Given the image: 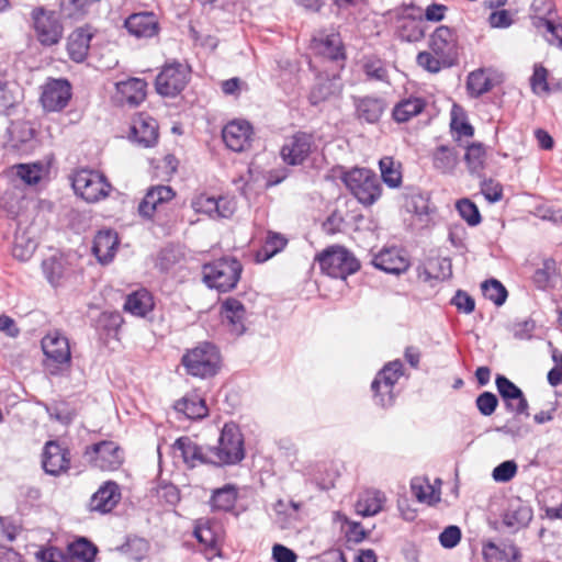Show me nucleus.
<instances>
[{
	"label": "nucleus",
	"instance_id": "774afa93",
	"mask_svg": "<svg viewBox=\"0 0 562 562\" xmlns=\"http://www.w3.org/2000/svg\"><path fill=\"white\" fill-rule=\"evenodd\" d=\"M552 359L554 367L548 373V381L552 386H557L562 382V352L558 349H553Z\"/></svg>",
	"mask_w": 562,
	"mask_h": 562
},
{
	"label": "nucleus",
	"instance_id": "0e129e2a",
	"mask_svg": "<svg viewBox=\"0 0 562 562\" xmlns=\"http://www.w3.org/2000/svg\"><path fill=\"white\" fill-rule=\"evenodd\" d=\"M479 412L484 416H491L498 404V400L495 394L491 392H483L475 401Z\"/></svg>",
	"mask_w": 562,
	"mask_h": 562
},
{
	"label": "nucleus",
	"instance_id": "423d86ee",
	"mask_svg": "<svg viewBox=\"0 0 562 562\" xmlns=\"http://www.w3.org/2000/svg\"><path fill=\"white\" fill-rule=\"evenodd\" d=\"M71 184L76 194L89 203L106 198L111 191V184L105 177L90 169L76 171L71 178Z\"/></svg>",
	"mask_w": 562,
	"mask_h": 562
},
{
	"label": "nucleus",
	"instance_id": "864d4df0",
	"mask_svg": "<svg viewBox=\"0 0 562 562\" xmlns=\"http://www.w3.org/2000/svg\"><path fill=\"white\" fill-rule=\"evenodd\" d=\"M363 70L370 79L379 81H386L387 79L385 64L378 57H367L363 61Z\"/></svg>",
	"mask_w": 562,
	"mask_h": 562
},
{
	"label": "nucleus",
	"instance_id": "e2e57ef3",
	"mask_svg": "<svg viewBox=\"0 0 562 562\" xmlns=\"http://www.w3.org/2000/svg\"><path fill=\"white\" fill-rule=\"evenodd\" d=\"M481 192L491 203L498 202L503 198V188L501 183L493 179L483 180L481 182Z\"/></svg>",
	"mask_w": 562,
	"mask_h": 562
},
{
	"label": "nucleus",
	"instance_id": "7c9ffc66",
	"mask_svg": "<svg viewBox=\"0 0 562 562\" xmlns=\"http://www.w3.org/2000/svg\"><path fill=\"white\" fill-rule=\"evenodd\" d=\"M385 501V495L380 491H364L356 503V512L363 517L374 516L383 509Z\"/></svg>",
	"mask_w": 562,
	"mask_h": 562
},
{
	"label": "nucleus",
	"instance_id": "c03bdc74",
	"mask_svg": "<svg viewBox=\"0 0 562 562\" xmlns=\"http://www.w3.org/2000/svg\"><path fill=\"white\" fill-rule=\"evenodd\" d=\"M492 87V78L485 69L474 70L468 76L467 88L473 97H479L488 92Z\"/></svg>",
	"mask_w": 562,
	"mask_h": 562
},
{
	"label": "nucleus",
	"instance_id": "a19ab883",
	"mask_svg": "<svg viewBox=\"0 0 562 562\" xmlns=\"http://www.w3.org/2000/svg\"><path fill=\"white\" fill-rule=\"evenodd\" d=\"M458 164V154L448 146H439L432 154V165L441 173H452Z\"/></svg>",
	"mask_w": 562,
	"mask_h": 562
},
{
	"label": "nucleus",
	"instance_id": "39448f33",
	"mask_svg": "<svg viewBox=\"0 0 562 562\" xmlns=\"http://www.w3.org/2000/svg\"><path fill=\"white\" fill-rule=\"evenodd\" d=\"M187 371L194 376L206 378L214 375L220 366V353L217 348L203 342L189 350L182 358Z\"/></svg>",
	"mask_w": 562,
	"mask_h": 562
},
{
	"label": "nucleus",
	"instance_id": "4d7b16f0",
	"mask_svg": "<svg viewBox=\"0 0 562 562\" xmlns=\"http://www.w3.org/2000/svg\"><path fill=\"white\" fill-rule=\"evenodd\" d=\"M530 85L532 91L537 94H541L549 91L548 70L543 66H535L533 74L530 79Z\"/></svg>",
	"mask_w": 562,
	"mask_h": 562
},
{
	"label": "nucleus",
	"instance_id": "c9c22d12",
	"mask_svg": "<svg viewBox=\"0 0 562 562\" xmlns=\"http://www.w3.org/2000/svg\"><path fill=\"white\" fill-rule=\"evenodd\" d=\"M69 562H94L98 549L86 538H78L67 547Z\"/></svg>",
	"mask_w": 562,
	"mask_h": 562
},
{
	"label": "nucleus",
	"instance_id": "2f4dec72",
	"mask_svg": "<svg viewBox=\"0 0 562 562\" xmlns=\"http://www.w3.org/2000/svg\"><path fill=\"white\" fill-rule=\"evenodd\" d=\"M198 541L204 546L206 559L212 560L221 553V536L209 525H198L194 529Z\"/></svg>",
	"mask_w": 562,
	"mask_h": 562
},
{
	"label": "nucleus",
	"instance_id": "5fc2aeb1",
	"mask_svg": "<svg viewBox=\"0 0 562 562\" xmlns=\"http://www.w3.org/2000/svg\"><path fill=\"white\" fill-rule=\"evenodd\" d=\"M335 520L340 521L342 527L346 526V536L350 541L360 542L366 538V531L359 522L351 521L348 517L339 512L335 513Z\"/></svg>",
	"mask_w": 562,
	"mask_h": 562
},
{
	"label": "nucleus",
	"instance_id": "ea45409f",
	"mask_svg": "<svg viewBox=\"0 0 562 562\" xmlns=\"http://www.w3.org/2000/svg\"><path fill=\"white\" fill-rule=\"evenodd\" d=\"M532 24L550 45L562 48V26L559 23L546 18L535 16Z\"/></svg>",
	"mask_w": 562,
	"mask_h": 562
},
{
	"label": "nucleus",
	"instance_id": "e433bc0d",
	"mask_svg": "<svg viewBox=\"0 0 562 562\" xmlns=\"http://www.w3.org/2000/svg\"><path fill=\"white\" fill-rule=\"evenodd\" d=\"M237 501V490L227 484L213 492L210 504L214 512H229L235 507Z\"/></svg>",
	"mask_w": 562,
	"mask_h": 562
},
{
	"label": "nucleus",
	"instance_id": "4468645a",
	"mask_svg": "<svg viewBox=\"0 0 562 562\" xmlns=\"http://www.w3.org/2000/svg\"><path fill=\"white\" fill-rule=\"evenodd\" d=\"M428 48L434 54L453 64L458 56V37L456 32L446 25L438 26L429 36Z\"/></svg>",
	"mask_w": 562,
	"mask_h": 562
},
{
	"label": "nucleus",
	"instance_id": "5701e85b",
	"mask_svg": "<svg viewBox=\"0 0 562 562\" xmlns=\"http://www.w3.org/2000/svg\"><path fill=\"white\" fill-rule=\"evenodd\" d=\"M372 263L375 268L393 274L405 272L409 267V261L398 248L390 247L382 249L376 254Z\"/></svg>",
	"mask_w": 562,
	"mask_h": 562
},
{
	"label": "nucleus",
	"instance_id": "8fccbe9b",
	"mask_svg": "<svg viewBox=\"0 0 562 562\" xmlns=\"http://www.w3.org/2000/svg\"><path fill=\"white\" fill-rule=\"evenodd\" d=\"M14 169L16 170V176L30 186L38 183L44 175L42 164H20Z\"/></svg>",
	"mask_w": 562,
	"mask_h": 562
},
{
	"label": "nucleus",
	"instance_id": "ddd939ff",
	"mask_svg": "<svg viewBox=\"0 0 562 562\" xmlns=\"http://www.w3.org/2000/svg\"><path fill=\"white\" fill-rule=\"evenodd\" d=\"M313 137L306 133H296L285 139L281 148L283 161L291 166L302 165L313 150Z\"/></svg>",
	"mask_w": 562,
	"mask_h": 562
},
{
	"label": "nucleus",
	"instance_id": "58836bf2",
	"mask_svg": "<svg viewBox=\"0 0 562 562\" xmlns=\"http://www.w3.org/2000/svg\"><path fill=\"white\" fill-rule=\"evenodd\" d=\"M464 160L469 172L480 177L485 168L486 149L481 143H472L467 146Z\"/></svg>",
	"mask_w": 562,
	"mask_h": 562
},
{
	"label": "nucleus",
	"instance_id": "20e7f679",
	"mask_svg": "<svg viewBox=\"0 0 562 562\" xmlns=\"http://www.w3.org/2000/svg\"><path fill=\"white\" fill-rule=\"evenodd\" d=\"M321 270L336 279H346L359 269L356 257L342 246H330L317 256Z\"/></svg>",
	"mask_w": 562,
	"mask_h": 562
},
{
	"label": "nucleus",
	"instance_id": "a18cd8bd",
	"mask_svg": "<svg viewBox=\"0 0 562 562\" xmlns=\"http://www.w3.org/2000/svg\"><path fill=\"white\" fill-rule=\"evenodd\" d=\"M379 167L383 182L390 188H397L402 183L401 165L390 156L380 159Z\"/></svg>",
	"mask_w": 562,
	"mask_h": 562
},
{
	"label": "nucleus",
	"instance_id": "412c9836",
	"mask_svg": "<svg viewBox=\"0 0 562 562\" xmlns=\"http://www.w3.org/2000/svg\"><path fill=\"white\" fill-rule=\"evenodd\" d=\"M175 452H180L183 462L189 468H194L199 464L210 463L211 451L210 448L206 450L196 445L189 437H180L172 445Z\"/></svg>",
	"mask_w": 562,
	"mask_h": 562
},
{
	"label": "nucleus",
	"instance_id": "4c0bfd02",
	"mask_svg": "<svg viewBox=\"0 0 562 562\" xmlns=\"http://www.w3.org/2000/svg\"><path fill=\"white\" fill-rule=\"evenodd\" d=\"M356 111L359 119L368 123H375L381 117L384 105L378 98H363L356 102Z\"/></svg>",
	"mask_w": 562,
	"mask_h": 562
},
{
	"label": "nucleus",
	"instance_id": "37998d69",
	"mask_svg": "<svg viewBox=\"0 0 562 562\" xmlns=\"http://www.w3.org/2000/svg\"><path fill=\"white\" fill-rule=\"evenodd\" d=\"M411 488L413 495L420 503L431 505L440 501V492L423 477L413 479Z\"/></svg>",
	"mask_w": 562,
	"mask_h": 562
},
{
	"label": "nucleus",
	"instance_id": "69168bd1",
	"mask_svg": "<svg viewBox=\"0 0 562 562\" xmlns=\"http://www.w3.org/2000/svg\"><path fill=\"white\" fill-rule=\"evenodd\" d=\"M38 562H69L68 552H64L56 547H48L36 552Z\"/></svg>",
	"mask_w": 562,
	"mask_h": 562
},
{
	"label": "nucleus",
	"instance_id": "79ce46f5",
	"mask_svg": "<svg viewBox=\"0 0 562 562\" xmlns=\"http://www.w3.org/2000/svg\"><path fill=\"white\" fill-rule=\"evenodd\" d=\"M425 108V101L420 98L402 100L393 109V117L397 122H407L418 115Z\"/></svg>",
	"mask_w": 562,
	"mask_h": 562
},
{
	"label": "nucleus",
	"instance_id": "dca6fc26",
	"mask_svg": "<svg viewBox=\"0 0 562 562\" xmlns=\"http://www.w3.org/2000/svg\"><path fill=\"white\" fill-rule=\"evenodd\" d=\"M71 98V86L66 79L49 80L41 95L43 108L47 111H60Z\"/></svg>",
	"mask_w": 562,
	"mask_h": 562
},
{
	"label": "nucleus",
	"instance_id": "de8ad7c7",
	"mask_svg": "<svg viewBox=\"0 0 562 562\" xmlns=\"http://www.w3.org/2000/svg\"><path fill=\"white\" fill-rule=\"evenodd\" d=\"M337 93L338 87L335 80L321 79L317 83H315L310 93V102L313 105H318Z\"/></svg>",
	"mask_w": 562,
	"mask_h": 562
},
{
	"label": "nucleus",
	"instance_id": "c756f323",
	"mask_svg": "<svg viewBox=\"0 0 562 562\" xmlns=\"http://www.w3.org/2000/svg\"><path fill=\"white\" fill-rule=\"evenodd\" d=\"M123 307L134 316L144 317L154 308V300L146 289H139L126 296Z\"/></svg>",
	"mask_w": 562,
	"mask_h": 562
},
{
	"label": "nucleus",
	"instance_id": "c85d7f7f",
	"mask_svg": "<svg viewBox=\"0 0 562 562\" xmlns=\"http://www.w3.org/2000/svg\"><path fill=\"white\" fill-rule=\"evenodd\" d=\"M119 246V237L112 231H100L93 240L92 251L101 263L110 262Z\"/></svg>",
	"mask_w": 562,
	"mask_h": 562
},
{
	"label": "nucleus",
	"instance_id": "aec40b11",
	"mask_svg": "<svg viewBox=\"0 0 562 562\" xmlns=\"http://www.w3.org/2000/svg\"><path fill=\"white\" fill-rule=\"evenodd\" d=\"M124 25L137 38H149L159 32L158 19L153 12L133 13L125 20Z\"/></svg>",
	"mask_w": 562,
	"mask_h": 562
},
{
	"label": "nucleus",
	"instance_id": "bf43d9fd",
	"mask_svg": "<svg viewBox=\"0 0 562 562\" xmlns=\"http://www.w3.org/2000/svg\"><path fill=\"white\" fill-rule=\"evenodd\" d=\"M461 529L458 526L450 525L439 535V542L445 549H452L461 541Z\"/></svg>",
	"mask_w": 562,
	"mask_h": 562
},
{
	"label": "nucleus",
	"instance_id": "1a4fd4ad",
	"mask_svg": "<svg viewBox=\"0 0 562 562\" xmlns=\"http://www.w3.org/2000/svg\"><path fill=\"white\" fill-rule=\"evenodd\" d=\"M86 457L93 467L103 471L117 470L123 463V452L114 441H101L88 447Z\"/></svg>",
	"mask_w": 562,
	"mask_h": 562
},
{
	"label": "nucleus",
	"instance_id": "bb28decb",
	"mask_svg": "<svg viewBox=\"0 0 562 562\" xmlns=\"http://www.w3.org/2000/svg\"><path fill=\"white\" fill-rule=\"evenodd\" d=\"M175 192L168 186L150 188L138 205L139 214L145 218H151L157 207L173 199Z\"/></svg>",
	"mask_w": 562,
	"mask_h": 562
},
{
	"label": "nucleus",
	"instance_id": "338daca9",
	"mask_svg": "<svg viewBox=\"0 0 562 562\" xmlns=\"http://www.w3.org/2000/svg\"><path fill=\"white\" fill-rule=\"evenodd\" d=\"M35 249L36 244L33 240H27L26 244L23 245V237L16 236L12 254L14 258L25 261L31 258Z\"/></svg>",
	"mask_w": 562,
	"mask_h": 562
},
{
	"label": "nucleus",
	"instance_id": "052dcab7",
	"mask_svg": "<svg viewBox=\"0 0 562 562\" xmlns=\"http://www.w3.org/2000/svg\"><path fill=\"white\" fill-rule=\"evenodd\" d=\"M517 473V464L515 461L508 460L504 461L499 465H497L492 473L493 479L496 482H508L510 481Z\"/></svg>",
	"mask_w": 562,
	"mask_h": 562
},
{
	"label": "nucleus",
	"instance_id": "9d476101",
	"mask_svg": "<svg viewBox=\"0 0 562 562\" xmlns=\"http://www.w3.org/2000/svg\"><path fill=\"white\" fill-rule=\"evenodd\" d=\"M396 34L405 42L422 41L426 34L423 10L415 5L405 7L397 20Z\"/></svg>",
	"mask_w": 562,
	"mask_h": 562
},
{
	"label": "nucleus",
	"instance_id": "f8f14e48",
	"mask_svg": "<svg viewBox=\"0 0 562 562\" xmlns=\"http://www.w3.org/2000/svg\"><path fill=\"white\" fill-rule=\"evenodd\" d=\"M42 349L52 363L56 364V369H50L52 374L58 373V368L69 367L71 352L68 339L59 331L48 333L42 339Z\"/></svg>",
	"mask_w": 562,
	"mask_h": 562
},
{
	"label": "nucleus",
	"instance_id": "0eeeda50",
	"mask_svg": "<svg viewBox=\"0 0 562 562\" xmlns=\"http://www.w3.org/2000/svg\"><path fill=\"white\" fill-rule=\"evenodd\" d=\"M32 25L38 42L44 46H53L63 37L64 26L53 10L36 7L31 12Z\"/></svg>",
	"mask_w": 562,
	"mask_h": 562
},
{
	"label": "nucleus",
	"instance_id": "f704fd0d",
	"mask_svg": "<svg viewBox=\"0 0 562 562\" xmlns=\"http://www.w3.org/2000/svg\"><path fill=\"white\" fill-rule=\"evenodd\" d=\"M175 409L183 413L188 418L199 419L207 415V407L203 398L196 394L182 397L175 404Z\"/></svg>",
	"mask_w": 562,
	"mask_h": 562
},
{
	"label": "nucleus",
	"instance_id": "7ed1b4c3",
	"mask_svg": "<svg viewBox=\"0 0 562 562\" xmlns=\"http://www.w3.org/2000/svg\"><path fill=\"white\" fill-rule=\"evenodd\" d=\"M342 180L356 199L363 205H372L381 196L382 187L375 173L366 168L347 171Z\"/></svg>",
	"mask_w": 562,
	"mask_h": 562
},
{
	"label": "nucleus",
	"instance_id": "f257e3e1",
	"mask_svg": "<svg viewBox=\"0 0 562 562\" xmlns=\"http://www.w3.org/2000/svg\"><path fill=\"white\" fill-rule=\"evenodd\" d=\"M210 463L215 465H231L240 462L245 457L244 438L235 424H225L218 445L210 448Z\"/></svg>",
	"mask_w": 562,
	"mask_h": 562
},
{
	"label": "nucleus",
	"instance_id": "f3484780",
	"mask_svg": "<svg viewBox=\"0 0 562 562\" xmlns=\"http://www.w3.org/2000/svg\"><path fill=\"white\" fill-rule=\"evenodd\" d=\"M42 465L44 471L54 476H58L70 468L69 450L56 441L45 443L42 454Z\"/></svg>",
	"mask_w": 562,
	"mask_h": 562
},
{
	"label": "nucleus",
	"instance_id": "3c124183",
	"mask_svg": "<svg viewBox=\"0 0 562 562\" xmlns=\"http://www.w3.org/2000/svg\"><path fill=\"white\" fill-rule=\"evenodd\" d=\"M459 215L470 225L476 226L481 223V214L477 206L470 199H461L456 203Z\"/></svg>",
	"mask_w": 562,
	"mask_h": 562
},
{
	"label": "nucleus",
	"instance_id": "2eb2a0df",
	"mask_svg": "<svg viewBox=\"0 0 562 562\" xmlns=\"http://www.w3.org/2000/svg\"><path fill=\"white\" fill-rule=\"evenodd\" d=\"M191 206L196 213L206 214L212 218L229 217L235 212V202L232 199L223 196L215 199L204 193L196 195Z\"/></svg>",
	"mask_w": 562,
	"mask_h": 562
},
{
	"label": "nucleus",
	"instance_id": "9b49d317",
	"mask_svg": "<svg viewBox=\"0 0 562 562\" xmlns=\"http://www.w3.org/2000/svg\"><path fill=\"white\" fill-rule=\"evenodd\" d=\"M402 363L393 361L387 363L372 382V390L379 403L382 406L390 405L393 402V387L402 376Z\"/></svg>",
	"mask_w": 562,
	"mask_h": 562
},
{
	"label": "nucleus",
	"instance_id": "4be33fe9",
	"mask_svg": "<svg viewBox=\"0 0 562 562\" xmlns=\"http://www.w3.org/2000/svg\"><path fill=\"white\" fill-rule=\"evenodd\" d=\"M120 499L119 485L113 481H108L91 496L89 508L91 512L106 514L119 504Z\"/></svg>",
	"mask_w": 562,
	"mask_h": 562
},
{
	"label": "nucleus",
	"instance_id": "6e6d98bb",
	"mask_svg": "<svg viewBox=\"0 0 562 562\" xmlns=\"http://www.w3.org/2000/svg\"><path fill=\"white\" fill-rule=\"evenodd\" d=\"M496 386L505 402L508 400H517L519 396L524 395L518 386L503 375L496 378Z\"/></svg>",
	"mask_w": 562,
	"mask_h": 562
},
{
	"label": "nucleus",
	"instance_id": "13d9d810",
	"mask_svg": "<svg viewBox=\"0 0 562 562\" xmlns=\"http://www.w3.org/2000/svg\"><path fill=\"white\" fill-rule=\"evenodd\" d=\"M14 146L26 143L33 138V130L26 123H13L9 130Z\"/></svg>",
	"mask_w": 562,
	"mask_h": 562
},
{
	"label": "nucleus",
	"instance_id": "72a5a7b5",
	"mask_svg": "<svg viewBox=\"0 0 562 562\" xmlns=\"http://www.w3.org/2000/svg\"><path fill=\"white\" fill-rule=\"evenodd\" d=\"M483 555L486 562H517L518 551L512 543L487 542L483 547Z\"/></svg>",
	"mask_w": 562,
	"mask_h": 562
},
{
	"label": "nucleus",
	"instance_id": "f03ea898",
	"mask_svg": "<svg viewBox=\"0 0 562 562\" xmlns=\"http://www.w3.org/2000/svg\"><path fill=\"white\" fill-rule=\"evenodd\" d=\"M243 271L241 263L235 258H221L203 266V281L220 292L233 290Z\"/></svg>",
	"mask_w": 562,
	"mask_h": 562
},
{
	"label": "nucleus",
	"instance_id": "680f3d73",
	"mask_svg": "<svg viewBox=\"0 0 562 562\" xmlns=\"http://www.w3.org/2000/svg\"><path fill=\"white\" fill-rule=\"evenodd\" d=\"M459 111H460V108L454 105L452 109V119H451L452 131H454L459 137L473 136L474 130H473L472 125L469 122H467L462 116H458Z\"/></svg>",
	"mask_w": 562,
	"mask_h": 562
},
{
	"label": "nucleus",
	"instance_id": "a211bd4d",
	"mask_svg": "<svg viewBox=\"0 0 562 562\" xmlns=\"http://www.w3.org/2000/svg\"><path fill=\"white\" fill-rule=\"evenodd\" d=\"M131 139L137 145L149 148L158 142V124L147 113H138L134 116L131 125Z\"/></svg>",
	"mask_w": 562,
	"mask_h": 562
},
{
	"label": "nucleus",
	"instance_id": "49530a36",
	"mask_svg": "<svg viewBox=\"0 0 562 562\" xmlns=\"http://www.w3.org/2000/svg\"><path fill=\"white\" fill-rule=\"evenodd\" d=\"M288 244L286 238L274 232H269L261 249L257 252V261H267L280 252Z\"/></svg>",
	"mask_w": 562,
	"mask_h": 562
},
{
	"label": "nucleus",
	"instance_id": "393cba45",
	"mask_svg": "<svg viewBox=\"0 0 562 562\" xmlns=\"http://www.w3.org/2000/svg\"><path fill=\"white\" fill-rule=\"evenodd\" d=\"M115 98L121 103L138 105L145 100L147 83L139 78H130L115 85Z\"/></svg>",
	"mask_w": 562,
	"mask_h": 562
},
{
	"label": "nucleus",
	"instance_id": "cd10ccee",
	"mask_svg": "<svg viewBox=\"0 0 562 562\" xmlns=\"http://www.w3.org/2000/svg\"><path fill=\"white\" fill-rule=\"evenodd\" d=\"M531 519V507L520 498H514L508 504L503 516V522L515 530L526 527Z\"/></svg>",
	"mask_w": 562,
	"mask_h": 562
},
{
	"label": "nucleus",
	"instance_id": "6ab92c4d",
	"mask_svg": "<svg viewBox=\"0 0 562 562\" xmlns=\"http://www.w3.org/2000/svg\"><path fill=\"white\" fill-rule=\"evenodd\" d=\"M252 134L251 125L244 120L231 121L222 131L224 143L233 151L248 149L252 140Z\"/></svg>",
	"mask_w": 562,
	"mask_h": 562
},
{
	"label": "nucleus",
	"instance_id": "473e14b6",
	"mask_svg": "<svg viewBox=\"0 0 562 562\" xmlns=\"http://www.w3.org/2000/svg\"><path fill=\"white\" fill-rule=\"evenodd\" d=\"M313 48L317 54L329 59H338L344 56L342 42L339 34L330 33L313 40Z\"/></svg>",
	"mask_w": 562,
	"mask_h": 562
},
{
	"label": "nucleus",
	"instance_id": "603ef678",
	"mask_svg": "<svg viewBox=\"0 0 562 562\" xmlns=\"http://www.w3.org/2000/svg\"><path fill=\"white\" fill-rule=\"evenodd\" d=\"M483 295L497 306L504 304L507 297L505 286L497 280L491 279L482 283Z\"/></svg>",
	"mask_w": 562,
	"mask_h": 562
},
{
	"label": "nucleus",
	"instance_id": "b1692460",
	"mask_svg": "<svg viewBox=\"0 0 562 562\" xmlns=\"http://www.w3.org/2000/svg\"><path fill=\"white\" fill-rule=\"evenodd\" d=\"M221 315L232 334L240 336L245 333L246 310L241 302L234 297L226 299L221 305Z\"/></svg>",
	"mask_w": 562,
	"mask_h": 562
},
{
	"label": "nucleus",
	"instance_id": "a878e982",
	"mask_svg": "<svg viewBox=\"0 0 562 562\" xmlns=\"http://www.w3.org/2000/svg\"><path fill=\"white\" fill-rule=\"evenodd\" d=\"M93 33L90 27H78L72 31L67 38V52L71 60L82 63L90 48V42Z\"/></svg>",
	"mask_w": 562,
	"mask_h": 562
},
{
	"label": "nucleus",
	"instance_id": "6e6552de",
	"mask_svg": "<svg viewBox=\"0 0 562 562\" xmlns=\"http://www.w3.org/2000/svg\"><path fill=\"white\" fill-rule=\"evenodd\" d=\"M191 69L181 63H171L164 66L156 78V91L162 97H176L188 85Z\"/></svg>",
	"mask_w": 562,
	"mask_h": 562
},
{
	"label": "nucleus",
	"instance_id": "09e8293b",
	"mask_svg": "<svg viewBox=\"0 0 562 562\" xmlns=\"http://www.w3.org/2000/svg\"><path fill=\"white\" fill-rule=\"evenodd\" d=\"M416 61L419 67L432 74L439 72L442 68L452 65L446 58L434 54L430 49L420 52L416 57Z\"/></svg>",
	"mask_w": 562,
	"mask_h": 562
}]
</instances>
